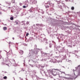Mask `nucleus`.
Here are the masks:
<instances>
[{
    "mask_svg": "<svg viewBox=\"0 0 80 80\" xmlns=\"http://www.w3.org/2000/svg\"><path fill=\"white\" fill-rule=\"evenodd\" d=\"M76 69H78L79 70V71H78L77 72V77H78V76H80V65L78 66L77 68L76 67Z\"/></svg>",
    "mask_w": 80,
    "mask_h": 80,
    "instance_id": "nucleus-1",
    "label": "nucleus"
},
{
    "mask_svg": "<svg viewBox=\"0 0 80 80\" xmlns=\"http://www.w3.org/2000/svg\"><path fill=\"white\" fill-rule=\"evenodd\" d=\"M74 7H71V10H73L74 9Z\"/></svg>",
    "mask_w": 80,
    "mask_h": 80,
    "instance_id": "nucleus-12",
    "label": "nucleus"
},
{
    "mask_svg": "<svg viewBox=\"0 0 80 80\" xmlns=\"http://www.w3.org/2000/svg\"><path fill=\"white\" fill-rule=\"evenodd\" d=\"M28 7V5L27 6H23V8H26L27 7Z\"/></svg>",
    "mask_w": 80,
    "mask_h": 80,
    "instance_id": "nucleus-9",
    "label": "nucleus"
},
{
    "mask_svg": "<svg viewBox=\"0 0 80 80\" xmlns=\"http://www.w3.org/2000/svg\"><path fill=\"white\" fill-rule=\"evenodd\" d=\"M62 73H64V74H65V72H62Z\"/></svg>",
    "mask_w": 80,
    "mask_h": 80,
    "instance_id": "nucleus-16",
    "label": "nucleus"
},
{
    "mask_svg": "<svg viewBox=\"0 0 80 80\" xmlns=\"http://www.w3.org/2000/svg\"><path fill=\"white\" fill-rule=\"evenodd\" d=\"M8 66H9V64H6Z\"/></svg>",
    "mask_w": 80,
    "mask_h": 80,
    "instance_id": "nucleus-18",
    "label": "nucleus"
},
{
    "mask_svg": "<svg viewBox=\"0 0 80 80\" xmlns=\"http://www.w3.org/2000/svg\"><path fill=\"white\" fill-rule=\"evenodd\" d=\"M29 35V33H27V34H26V36L28 37V35Z\"/></svg>",
    "mask_w": 80,
    "mask_h": 80,
    "instance_id": "nucleus-14",
    "label": "nucleus"
},
{
    "mask_svg": "<svg viewBox=\"0 0 80 80\" xmlns=\"http://www.w3.org/2000/svg\"><path fill=\"white\" fill-rule=\"evenodd\" d=\"M2 13V12H0V14H1Z\"/></svg>",
    "mask_w": 80,
    "mask_h": 80,
    "instance_id": "nucleus-20",
    "label": "nucleus"
},
{
    "mask_svg": "<svg viewBox=\"0 0 80 80\" xmlns=\"http://www.w3.org/2000/svg\"><path fill=\"white\" fill-rule=\"evenodd\" d=\"M56 70H58V69H54L52 70V72L53 75H57V71H56Z\"/></svg>",
    "mask_w": 80,
    "mask_h": 80,
    "instance_id": "nucleus-2",
    "label": "nucleus"
},
{
    "mask_svg": "<svg viewBox=\"0 0 80 80\" xmlns=\"http://www.w3.org/2000/svg\"><path fill=\"white\" fill-rule=\"evenodd\" d=\"M51 1H49L48 2V4H49V5H50V3H51Z\"/></svg>",
    "mask_w": 80,
    "mask_h": 80,
    "instance_id": "nucleus-8",
    "label": "nucleus"
},
{
    "mask_svg": "<svg viewBox=\"0 0 80 80\" xmlns=\"http://www.w3.org/2000/svg\"><path fill=\"white\" fill-rule=\"evenodd\" d=\"M16 23L17 25V24H18V22H16Z\"/></svg>",
    "mask_w": 80,
    "mask_h": 80,
    "instance_id": "nucleus-17",
    "label": "nucleus"
},
{
    "mask_svg": "<svg viewBox=\"0 0 80 80\" xmlns=\"http://www.w3.org/2000/svg\"><path fill=\"white\" fill-rule=\"evenodd\" d=\"M50 5V6H52V7H54V4L51 3Z\"/></svg>",
    "mask_w": 80,
    "mask_h": 80,
    "instance_id": "nucleus-7",
    "label": "nucleus"
},
{
    "mask_svg": "<svg viewBox=\"0 0 80 80\" xmlns=\"http://www.w3.org/2000/svg\"><path fill=\"white\" fill-rule=\"evenodd\" d=\"M36 3H37V1H35Z\"/></svg>",
    "mask_w": 80,
    "mask_h": 80,
    "instance_id": "nucleus-21",
    "label": "nucleus"
},
{
    "mask_svg": "<svg viewBox=\"0 0 80 80\" xmlns=\"http://www.w3.org/2000/svg\"><path fill=\"white\" fill-rule=\"evenodd\" d=\"M19 53L21 55H23V51L22 50H19Z\"/></svg>",
    "mask_w": 80,
    "mask_h": 80,
    "instance_id": "nucleus-4",
    "label": "nucleus"
},
{
    "mask_svg": "<svg viewBox=\"0 0 80 80\" xmlns=\"http://www.w3.org/2000/svg\"><path fill=\"white\" fill-rule=\"evenodd\" d=\"M45 6L46 8H49V6L47 4H46L45 5Z\"/></svg>",
    "mask_w": 80,
    "mask_h": 80,
    "instance_id": "nucleus-6",
    "label": "nucleus"
},
{
    "mask_svg": "<svg viewBox=\"0 0 80 80\" xmlns=\"http://www.w3.org/2000/svg\"><path fill=\"white\" fill-rule=\"evenodd\" d=\"M27 25H28V24H29V22H27Z\"/></svg>",
    "mask_w": 80,
    "mask_h": 80,
    "instance_id": "nucleus-15",
    "label": "nucleus"
},
{
    "mask_svg": "<svg viewBox=\"0 0 80 80\" xmlns=\"http://www.w3.org/2000/svg\"><path fill=\"white\" fill-rule=\"evenodd\" d=\"M3 79H7V76H4L3 77Z\"/></svg>",
    "mask_w": 80,
    "mask_h": 80,
    "instance_id": "nucleus-11",
    "label": "nucleus"
},
{
    "mask_svg": "<svg viewBox=\"0 0 80 80\" xmlns=\"http://www.w3.org/2000/svg\"><path fill=\"white\" fill-rule=\"evenodd\" d=\"M12 3H14L15 2V0H12Z\"/></svg>",
    "mask_w": 80,
    "mask_h": 80,
    "instance_id": "nucleus-10",
    "label": "nucleus"
},
{
    "mask_svg": "<svg viewBox=\"0 0 80 80\" xmlns=\"http://www.w3.org/2000/svg\"><path fill=\"white\" fill-rule=\"evenodd\" d=\"M3 30H7V27H4L3 28Z\"/></svg>",
    "mask_w": 80,
    "mask_h": 80,
    "instance_id": "nucleus-5",
    "label": "nucleus"
},
{
    "mask_svg": "<svg viewBox=\"0 0 80 80\" xmlns=\"http://www.w3.org/2000/svg\"><path fill=\"white\" fill-rule=\"evenodd\" d=\"M13 40H14L15 39V38H12Z\"/></svg>",
    "mask_w": 80,
    "mask_h": 80,
    "instance_id": "nucleus-19",
    "label": "nucleus"
},
{
    "mask_svg": "<svg viewBox=\"0 0 80 80\" xmlns=\"http://www.w3.org/2000/svg\"><path fill=\"white\" fill-rule=\"evenodd\" d=\"M10 19L11 20H13V17H11Z\"/></svg>",
    "mask_w": 80,
    "mask_h": 80,
    "instance_id": "nucleus-13",
    "label": "nucleus"
},
{
    "mask_svg": "<svg viewBox=\"0 0 80 80\" xmlns=\"http://www.w3.org/2000/svg\"><path fill=\"white\" fill-rule=\"evenodd\" d=\"M74 75H75V72H74Z\"/></svg>",
    "mask_w": 80,
    "mask_h": 80,
    "instance_id": "nucleus-22",
    "label": "nucleus"
},
{
    "mask_svg": "<svg viewBox=\"0 0 80 80\" xmlns=\"http://www.w3.org/2000/svg\"><path fill=\"white\" fill-rule=\"evenodd\" d=\"M60 78L61 80H66V79L67 78L65 77H61Z\"/></svg>",
    "mask_w": 80,
    "mask_h": 80,
    "instance_id": "nucleus-3",
    "label": "nucleus"
}]
</instances>
